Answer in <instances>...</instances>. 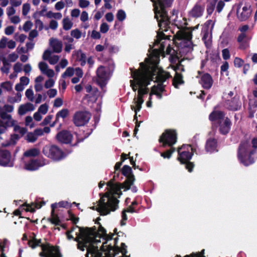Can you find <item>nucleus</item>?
I'll return each instance as SVG.
<instances>
[{"label":"nucleus","instance_id":"obj_1","mask_svg":"<svg viewBox=\"0 0 257 257\" xmlns=\"http://www.w3.org/2000/svg\"><path fill=\"white\" fill-rule=\"evenodd\" d=\"M157 37L154 44L157 47L153 50L149 58L146 59L145 63H141L140 68L138 69L133 70L131 69L133 79L130 80V86L134 91H138V97L134 99V105H131L132 110L136 113L135 118L144 102L143 95L148 92L147 86L150 82L155 79L159 82H163L170 76L169 73L165 72L158 66L160 55L164 56L165 42L163 40L168 38L162 32H160Z\"/></svg>","mask_w":257,"mask_h":257},{"label":"nucleus","instance_id":"obj_2","mask_svg":"<svg viewBox=\"0 0 257 257\" xmlns=\"http://www.w3.org/2000/svg\"><path fill=\"white\" fill-rule=\"evenodd\" d=\"M68 239L75 238L78 248L87 250L86 257H130L126 254V246L121 243L120 248L116 246L117 240L114 235H108L105 229L99 225L98 229L73 227L66 233Z\"/></svg>","mask_w":257,"mask_h":257},{"label":"nucleus","instance_id":"obj_3","mask_svg":"<svg viewBox=\"0 0 257 257\" xmlns=\"http://www.w3.org/2000/svg\"><path fill=\"white\" fill-rule=\"evenodd\" d=\"M122 173L126 177L124 182L121 185L108 182V191L91 207L97 210L101 215H106L112 211H114L118 208V200L116 198V196H119L121 195V189H124V191L127 190L133 185L135 177L132 174V168L127 165L124 166L122 169Z\"/></svg>","mask_w":257,"mask_h":257},{"label":"nucleus","instance_id":"obj_4","mask_svg":"<svg viewBox=\"0 0 257 257\" xmlns=\"http://www.w3.org/2000/svg\"><path fill=\"white\" fill-rule=\"evenodd\" d=\"M151 1L153 3L155 18L158 21L160 29L162 31H167V28L170 22L166 9L171 6L173 0Z\"/></svg>","mask_w":257,"mask_h":257},{"label":"nucleus","instance_id":"obj_5","mask_svg":"<svg viewBox=\"0 0 257 257\" xmlns=\"http://www.w3.org/2000/svg\"><path fill=\"white\" fill-rule=\"evenodd\" d=\"M0 117L3 120H7V126H14V130L16 133V134L12 136L11 140L9 143L3 144V146L7 147L15 145L16 141L18 140L21 137L23 136L26 133L27 130L24 127H21L19 125H17L16 124L17 121L12 118L11 115L6 113L1 108Z\"/></svg>","mask_w":257,"mask_h":257},{"label":"nucleus","instance_id":"obj_6","mask_svg":"<svg viewBox=\"0 0 257 257\" xmlns=\"http://www.w3.org/2000/svg\"><path fill=\"white\" fill-rule=\"evenodd\" d=\"M255 151L252 149L247 142H242L238 148V158L241 163L245 166H248L254 162L252 155Z\"/></svg>","mask_w":257,"mask_h":257},{"label":"nucleus","instance_id":"obj_7","mask_svg":"<svg viewBox=\"0 0 257 257\" xmlns=\"http://www.w3.org/2000/svg\"><path fill=\"white\" fill-rule=\"evenodd\" d=\"M179 157L178 159L182 164H186V168L191 172L194 167V165L188 161L193 155V149L191 146L184 145L178 148Z\"/></svg>","mask_w":257,"mask_h":257},{"label":"nucleus","instance_id":"obj_8","mask_svg":"<svg viewBox=\"0 0 257 257\" xmlns=\"http://www.w3.org/2000/svg\"><path fill=\"white\" fill-rule=\"evenodd\" d=\"M38 67L41 73L49 78L45 82V87L47 89L52 87L55 83V80L53 78L55 75V71L50 69L48 65L44 62H40Z\"/></svg>","mask_w":257,"mask_h":257},{"label":"nucleus","instance_id":"obj_9","mask_svg":"<svg viewBox=\"0 0 257 257\" xmlns=\"http://www.w3.org/2000/svg\"><path fill=\"white\" fill-rule=\"evenodd\" d=\"M96 74L97 82L101 87L102 89L103 90L104 87L111 76V73L108 68L100 66L97 69Z\"/></svg>","mask_w":257,"mask_h":257},{"label":"nucleus","instance_id":"obj_10","mask_svg":"<svg viewBox=\"0 0 257 257\" xmlns=\"http://www.w3.org/2000/svg\"><path fill=\"white\" fill-rule=\"evenodd\" d=\"M43 154L55 161H59L64 157L62 151L55 146H46L43 150Z\"/></svg>","mask_w":257,"mask_h":257},{"label":"nucleus","instance_id":"obj_11","mask_svg":"<svg viewBox=\"0 0 257 257\" xmlns=\"http://www.w3.org/2000/svg\"><path fill=\"white\" fill-rule=\"evenodd\" d=\"M42 251L40 253L42 257H61V255L57 247L49 244L41 245Z\"/></svg>","mask_w":257,"mask_h":257},{"label":"nucleus","instance_id":"obj_12","mask_svg":"<svg viewBox=\"0 0 257 257\" xmlns=\"http://www.w3.org/2000/svg\"><path fill=\"white\" fill-rule=\"evenodd\" d=\"M176 134L174 131L167 130L161 136L159 141L163 143V146L166 145L172 146L176 142Z\"/></svg>","mask_w":257,"mask_h":257},{"label":"nucleus","instance_id":"obj_13","mask_svg":"<svg viewBox=\"0 0 257 257\" xmlns=\"http://www.w3.org/2000/svg\"><path fill=\"white\" fill-rule=\"evenodd\" d=\"M91 117L90 114L86 111L76 112L73 116V121L76 126H83L86 124Z\"/></svg>","mask_w":257,"mask_h":257},{"label":"nucleus","instance_id":"obj_14","mask_svg":"<svg viewBox=\"0 0 257 257\" xmlns=\"http://www.w3.org/2000/svg\"><path fill=\"white\" fill-rule=\"evenodd\" d=\"M199 25H197L195 27L191 28V30L188 29L180 30L176 33L175 38L178 40L187 41L188 46H190L191 45V42L190 41L192 39L191 32L192 30L197 29Z\"/></svg>","mask_w":257,"mask_h":257},{"label":"nucleus","instance_id":"obj_15","mask_svg":"<svg viewBox=\"0 0 257 257\" xmlns=\"http://www.w3.org/2000/svg\"><path fill=\"white\" fill-rule=\"evenodd\" d=\"M198 74L200 75V84L205 89H209L213 84V79L211 75L208 73H201L198 71Z\"/></svg>","mask_w":257,"mask_h":257},{"label":"nucleus","instance_id":"obj_16","mask_svg":"<svg viewBox=\"0 0 257 257\" xmlns=\"http://www.w3.org/2000/svg\"><path fill=\"white\" fill-rule=\"evenodd\" d=\"M251 12V7L248 4H245L242 8L237 10V17L241 21L246 20L250 16Z\"/></svg>","mask_w":257,"mask_h":257},{"label":"nucleus","instance_id":"obj_17","mask_svg":"<svg viewBox=\"0 0 257 257\" xmlns=\"http://www.w3.org/2000/svg\"><path fill=\"white\" fill-rule=\"evenodd\" d=\"M173 68L176 71V75L174 78L173 84L175 88H178L180 84L183 83L182 76L178 73V71H184V68L180 63L177 64L176 66H173Z\"/></svg>","mask_w":257,"mask_h":257},{"label":"nucleus","instance_id":"obj_18","mask_svg":"<svg viewBox=\"0 0 257 257\" xmlns=\"http://www.w3.org/2000/svg\"><path fill=\"white\" fill-rule=\"evenodd\" d=\"M205 6L204 5L197 3L189 12L190 17L197 18L202 16L204 11Z\"/></svg>","mask_w":257,"mask_h":257},{"label":"nucleus","instance_id":"obj_19","mask_svg":"<svg viewBox=\"0 0 257 257\" xmlns=\"http://www.w3.org/2000/svg\"><path fill=\"white\" fill-rule=\"evenodd\" d=\"M164 90V86L162 83H158L157 86L154 85L151 90L150 93V96L152 95H156L158 98L160 99L162 98V92ZM147 105L148 107H151L152 106V102L151 100V97H150L149 100L147 102Z\"/></svg>","mask_w":257,"mask_h":257},{"label":"nucleus","instance_id":"obj_20","mask_svg":"<svg viewBox=\"0 0 257 257\" xmlns=\"http://www.w3.org/2000/svg\"><path fill=\"white\" fill-rule=\"evenodd\" d=\"M225 118L224 114L222 111L216 110V108L209 115V120L214 123L222 122Z\"/></svg>","mask_w":257,"mask_h":257},{"label":"nucleus","instance_id":"obj_21","mask_svg":"<svg viewBox=\"0 0 257 257\" xmlns=\"http://www.w3.org/2000/svg\"><path fill=\"white\" fill-rule=\"evenodd\" d=\"M11 155L9 152L6 150L0 151V165L12 166L11 162Z\"/></svg>","mask_w":257,"mask_h":257},{"label":"nucleus","instance_id":"obj_22","mask_svg":"<svg viewBox=\"0 0 257 257\" xmlns=\"http://www.w3.org/2000/svg\"><path fill=\"white\" fill-rule=\"evenodd\" d=\"M35 109L34 105L30 102H27L19 106L18 113L20 115H23L29 112L33 111Z\"/></svg>","mask_w":257,"mask_h":257},{"label":"nucleus","instance_id":"obj_23","mask_svg":"<svg viewBox=\"0 0 257 257\" xmlns=\"http://www.w3.org/2000/svg\"><path fill=\"white\" fill-rule=\"evenodd\" d=\"M58 141L65 144L70 143L72 139V135L67 131H62L57 135Z\"/></svg>","mask_w":257,"mask_h":257},{"label":"nucleus","instance_id":"obj_24","mask_svg":"<svg viewBox=\"0 0 257 257\" xmlns=\"http://www.w3.org/2000/svg\"><path fill=\"white\" fill-rule=\"evenodd\" d=\"M43 59L45 60H48L50 64L54 65L58 62L59 57L57 55L51 56V51L47 50L43 53Z\"/></svg>","mask_w":257,"mask_h":257},{"label":"nucleus","instance_id":"obj_25","mask_svg":"<svg viewBox=\"0 0 257 257\" xmlns=\"http://www.w3.org/2000/svg\"><path fill=\"white\" fill-rule=\"evenodd\" d=\"M49 44L50 47L55 53H60L62 49V43L58 39L51 38L49 40Z\"/></svg>","mask_w":257,"mask_h":257},{"label":"nucleus","instance_id":"obj_26","mask_svg":"<svg viewBox=\"0 0 257 257\" xmlns=\"http://www.w3.org/2000/svg\"><path fill=\"white\" fill-rule=\"evenodd\" d=\"M45 164V163H41L37 160H30L28 162L26 163L24 168L25 169L30 171L37 170L39 167L42 166Z\"/></svg>","mask_w":257,"mask_h":257},{"label":"nucleus","instance_id":"obj_27","mask_svg":"<svg viewBox=\"0 0 257 257\" xmlns=\"http://www.w3.org/2000/svg\"><path fill=\"white\" fill-rule=\"evenodd\" d=\"M218 124H219V130L222 134H226L228 133L231 125V121L228 118L225 117L222 122Z\"/></svg>","mask_w":257,"mask_h":257},{"label":"nucleus","instance_id":"obj_28","mask_svg":"<svg viewBox=\"0 0 257 257\" xmlns=\"http://www.w3.org/2000/svg\"><path fill=\"white\" fill-rule=\"evenodd\" d=\"M215 25V22L212 20L207 21L202 26V34L212 33Z\"/></svg>","mask_w":257,"mask_h":257},{"label":"nucleus","instance_id":"obj_29","mask_svg":"<svg viewBox=\"0 0 257 257\" xmlns=\"http://www.w3.org/2000/svg\"><path fill=\"white\" fill-rule=\"evenodd\" d=\"M228 108L230 110L235 111L239 109L241 106V102L237 98H233L231 101H228Z\"/></svg>","mask_w":257,"mask_h":257},{"label":"nucleus","instance_id":"obj_30","mask_svg":"<svg viewBox=\"0 0 257 257\" xmlns=\"http://www.w3.org/2000/svg\"><path fill=\"white\" fill-rule=\"evenodd\" d=\"M247 36L246 33H241L237 37V42L240 43L239 47L241 49H244L249 46L247 42H243V41L247 39Z\"/></svg>","mask_w":257,"mask_h":257},{"label":"nucleus","instance_id":"obj_31","mask_svg":"<svg viewBox=\"0 0 257 257\" xmlns=\"http://www.w3.org/2000/svg\"><path fill=\"white\" fill-rule=\"evenodd\" d=\"M19 58V55L15 52L9 54L8 56L7 59L4 58L2 60L4 66L8 65V62H14L17 61Z\"/></svg>","mask_w":257,"mask_h":257},{"label":"nucleus","instance_id":"obj_32","mask_svg":"<svg viewBox=\"0 0 257 257\" xmlns=\"http://www.w3.org/2000/svg\"><path fill=\"white\" fill-rule=\"evenodd\" d=\"M40 150L37 148H32L27 151H26L24 154V158L23 160L25 161V157H36L39 155Z\"/></svg>","mask_w":257,"mask_h":257},{"label":"nucleus","instance_id":"obj_33","mask_svg":"<svg viewBox=\"0 0 257 257\" xmlns=\"http://www.w3.org/2000/svg\"><path fill=\"white\" fill-rule=\"evenodd\" d=\"M100 93L97 89H95L93 92L90 94H87L86 98L88 101L93 103L96 101L98 97L99 96Z\"/></svg>","mask_w":257,"mask_h":257},{"label":"nucleus","instance_id":"obj_34","mask_svg":"<svg viewBox=\"0 0 257 257\" xmlns=\"http://www.w3.org/2000/svg\"><path fill=\"white\" fill-rule=\"evenodd\" d=\"M216 147V142L214 139H209L207 141L206 145V151L213 152L215 150Z\"/></svg>","mask_w":257,"mask_h":257},{"label":"nucleus","instance_id":"obj_35","mask_svg":"<svg viewBox=\"0 0 257 257\" xmlns=\"http://www.w3.org/2000/svg\"><path fill=\"white\" fill-rule=\"evenodd\" d=\"M43 204V203H42L41 205H39L37 203H32L31 204H26V205L23 206L22 207H24L23 209L26 211L33 212L35 211V208H40Z\"/></svg>","mask_w":257,"mask_h":257},{"label":"nucleus","instance_id":"obj_36","mask_svg":"<svg viewBox=\"0 0 257 257\" xmlns=\"http://www.w3.org/2000/svg\"><path fill=\"white\" fill-rule=\"evenodd\" d=\"M63 28L65 31H68L70 30L73 27V22L68 18H64L62 21Z\"/></svg>","mask_w":257,"mask_h":257},{"label":"nucleus","instance_id":"obj_37","mask_svg":"<svg viewBox=\"0 0 257 257\" xmlns=\"http://www.w3.org/2000/svg\"><path fill=\"white\" fill-rule=\"evenodd\" d=\"M202 40L204 41L206 46L209 47L212 42V33H207L202 34Z\"/></svg>","mask_w":257,"mask_h":257},{"label":"nucleus","instance_id":"obj_38","mask_svg":"<svg viewBox=\"0 0 257 257\" xmlns=\"http://www.w3.org/2000/svg\"><path fill=\"white\" fill-rule=\"evenodd\" d=\"M69 111L67 109L64 108L59 111L56 114V120L55 122L51 125V126H53L54 125V123L56 122L57 120L59 117H62L63 118H65L68 115Z\"/></svg>","mask_w":257,"mask_h":257},{"label":"nucleus","instance_id":"obj_39","mask_svg":"<svg viewBox=\"0 0 257 257\" xmlns=\"http://www.w3.org/2000/svg\"><path fill=\"white\" fill-rule=\"evenodd\" d=\"M22 94L17 92L14 96H9L8 98V101L11 103H18L21 101Z\"/></svg>","mask_w":257,"mask_h":257},{"label":"nucleus","instance_id":"obj_40","mask_svg":"<svg viewBox=\"0 0 257 257\" xmlns=\"http://www.w3.org/2000/svg\"><path fill=\"white\" fill-rule=\"evenodd\" d=\"M45 16L50 19L54 18L57 20H60L62 18V15L60 13H54L52 11L48 12Z\"/></svg>","mask_w":257,"mask_h":257},{"label":"nucleus","instance_id":"obj_41","mask_svg":"<svg viewBox=\"0 0 257 257\" xmlns=\"http://www.w3.org/2000/svg\"><path fill=\"white\" fill-rule=\"evenodd\" d=\"M2 89L7 91H11L13 88V83L10 81H5L0 84Z\"/></svg>","mask_w":257,"mask_h":257},{"label":"nucleus","instance_id":"obj_42","mask_svg":"<svg viewBox=\"0 0 257 257\" xmlns=\"http://www.w3.org/2000/svg\"><path fill=\"white\" fill-rule=\"evenodd\" d=\"M74 74V69L73 67H68L65 71L62 74V78H65L67 77H72Z\"/></svg>","mask_w":257,"mask_h":257},{"label":"nucleus","instance_id":"obj_43","mask_svg":"<svg viewBox=\"0 0 257 257\" xmlns=\"http://www.w3.org/2000/svg\"><path fill=\"white\" fill-rule=\"evenodd\" d=\"M70 35L73 38L79 39L82 37V33L78 29H75L71 31Z\"/></svg>","mask_w":257,"mask_h":257},{"label":"nucleus","instance_id":"obj_44","mask_svg":"<svg viewBox=\"0 0 257 257\" xmlns=\"http://www.w3.org/2000/svg\"><path fill=\"white\" fill-rule=\"evenodd\" d=\"M25 95L30 101L33 102L34 101V93L32 89H27L25 92Z\"/></svg>","mask_w":257,"mask_h":257},{"label":"nucleus","instance_id":"obj_45","mask_svg":"<svg viewBox=\"0 0 257 257\" xmlns=\"http://www.w3.org/2000/svg\"><path fill=\"white\" fill-rule=\"evenodd\" d=\"M26 140L29 142H35L37 140V138L34 132L28 133L26 136Z\"/></svg>","mask_w":257,"mask_h":257},{"label":"nucleus","instance_id":"obj_46","mask_svg":"<svg viewBox=\"0 0 257 257\" xmlns=\"http://www.w3.org/2000/svg\"><path fill=\"white\" fill-rule=\"evenodd\" d=\"M117 19L119 21H123L126 18V14L125 12L122 10H119L116 14Z\"/></svg>","mask_w":257,"mask_h":257},{"label":"nucleus","instance_id":"obj_47","mask_svg":"<svg viewBox=\"0 0 257 257\" xmlns=\"http://www.w3.org/2000/svg\"><path fill=\"white\" fill-rule=\"evenodd\" d=\"M49 106L46 103H44L40 106L38 108V111L41 113L42 115L46 114L48 110Z\"/></svg>","mask_w":257,"mask_h":257},{"label":"nucleus","instance_id":"obj_48","mask_svg":"<svg viewBox=\"0 0 257 257\" xmlns=\"http://www.w3.org/2000/svg\"><path fill=\"white\" fill-rule=\"evenodd\" d=\"M31 6L29 3H25L22 6V14L23 16H27L30 12Z\"/></svg>","mask_w":257,"mask_h":257},{"label":"nucleus","instance_id":"obj_49","mask_svg":"<svg viewBox=\"0 0 257 257\" xmlns=\"http://www.w3.org/2000/svg\"><path fill=\"white\" fill-rule=\"evenodd\" d=\"M23 68L22 64L20 62L16 63L13 66L14 72L18 73L22 71Z\"/></svg>","mask_w":257,"mask_h":257},{"label":"nucleus","instance_id":"obj_50","mask_svg":"<svg viewBox=\"0 0 257 257\" xmlns=\"http://www.w3.org/2000/svg\"><path fill=\"white\" fill-rule=\"evenodd\" d=\"M90 4V2L87 0H79L78 1V6L82 9L88 7Z\"/></svg>","mask_w":257,"mask_h":257},{"label":"nucleus","instance_id":"obj_51","mask_svg":"<svg viewBox=\"0 0 257 257\" xmlns=\"http://www.w3.org/2000/svg\"><path fill=\"white\" fill-rule=\"evenodd\" d=\"M8 40L9 39L7 37L4 36L0 39V49H3L7 47Z\"/></svg>","mask_w":257,"mask_h":257},{"label":"nucleus","instance_id":"obj_52","mask_svg":"<svg viewBox=\"0 0 257 257\" xmlns=\"http://www.w3.org/2000/svg\"><path fill=\"white\" fill-rule=\"evenodd\" d=\"M4 112L8 114V112H12L14 110V106L9 104H6L3 107H0Z\"/></svg>","mask_w":257,"mask_h":257},{"label":"nucleus","instance_id":"obj_53","mask_svg":"<svg viewBox=\"0 0 257 257\" xmlns=\"http://www.w3.org/2000/svg\"><path fill=\"white\" fill-rule=\"evenodd\" d=\"M217 0H214V1L212 3H210L208 6L207 8V12L209 15L211 14L215 8V6L216 2Z\"/></svg>","mask_w":257,"mask_h":257},{"label":"nucleus","instance_id":"obj_54","mask_svg":"<svg viewBox=\"0 0 257 257\" xmlns=\"http://www.w3.org/2000/svg\"><path fill=\"white\" fill-rule=\"evenodd\" d=\"M25 125L32 128L34 126L33 118L31 116H28L25 118Z\"/></svg>","mask_w":257,"mask_h":257},{"label":"nucleus","instance_id":"obj_55","mask_svg":"<svg viewBox=\"0 0 257 257\" xmlns=\"http://www.w3.org/2000/svg\"><path fill=\"white\" fill-rule=\"evenodd\" d=\"M40 243V240H38L37 239L34 238L29 241V245L32 248H35L37 246L39 245Z\"/></svg>","mask_w":257,"mask_h":257},{"label":"nucleus","instance_id":"obj_56","mask_svg":"<svg viewBox=\"0 0 257 257\" xmlns=\"http://www.w3.org/2000/svg\"><path fill=\"white\" fill-rule=\"evenodd\" d=\"M67 202H63V201L60 202L58 204H57V203L52 204L51 205V207L52 209V213H53L54 212L55 208H57L58 206L61 207H65L67 206Z\"/></svg>","mask_w":257,"mask_h":257},{"label":"nucleus","instance_id":"obj_57","mask_svg":"<svg viewBox=\"0 0 257 257\" xmlns=\"http://www.w3.org/2000/svg\"><path fill=\"white\" fill-rule=\"evenodd\" d=\"M15 30V28L14 26H8L5 29V34L8 36L11 35L14 33Z\"/></svg>","mask_w":257,"mask_h":257},{"label":"nucleus","instance_id":"obj_58","mask_svg":"<svg viewBox=\"0 0 257 257\" xmlns=\"http://www.w3.org/2000/svg\"><path fill=\"white\" fill-rule=\"evenodd\" d=\"M14 7H15L12 6L7 8L6 13L9 17H11L16 13V10L15 9Z\"/></svg>","mask_w":257,"mask_h":257},{"label":"nucleus","instance_id":"obj_59","mask_svg":"<svg viewBox=\"0 0 257 257\" xmlns=\"http://www.w3.org/2000/svg\"><path fill=\"white\" fill-rule=\"evenodd\" d=\"M38 36V32L36 30H32L29 34L28 39L29 40L32 41L33 39Z\"/></svg>","mask_w":257,"mask_h":257},{"label":"nucleus","instance_id":"obj_60","mask_svg":"<svg viewBox=\"0 0 257 257\" xmlns=\"http://www.w3.org/2000/svg\"><path fill=\"white\" fill-rule=\"evenodd\" d=\"M33 26V23L30 21H27L26 22L23 26V30L25 32L29 31Z\"/></svg>","mask_w":257,"mask_h":257},{"label":"nucleus","instance_id":"obj_61","mask_svg":"<svg viewBox=\"0 0 257 257\" xmlns=\"http://www.w3.org/2000/svg\"><path fill=\"white\" fill-rule=\"evenodd\" d=\"M109 30V26L106 23H102L100 26V31L102 33H106Z\"/></svg>","mask_w":257,"mask_h":257},{"label":"nucleus","instance_id":"obj_62","mask_svg":"<svg viewBox=\"0 0 257 257\" xmlns=\"http://www.w3.org/2000/svg\"><path fill=\"white\" fill-rule=\"evenodd\" d=\"M80 21L82 22H85L88 20L89 16L88 14L86 11H83L80 15Z\"/></svg>","mask_w":257,"mask_h":257},{"label":"nucleus","instance_id":"obj_63","mask_svg":"<svg viewBox=\"0 0 257 257\" xmlns=\"http://www.w3.org/2000/svg\"><path fill=\"white\" fill-rule=\"evenodd\" d=\"M70 15L72 18H77L80 15V11L78 9H74L71 10Z\"/></svg>","mask_w":257,"mask_h":257},{"label":"nucleus","instance_id":"obj_64","mask_svg":"<svg viewBox=\"0 0 257 257\" xmlns=\"http://www.w3.org/2000/svg\"><path fill=\"white\" fill-rule=\"evenodd\" d=\"M204 250L203 249L200 252L193 253L190 255H185L184 257H205L203 255Z\"/></svg>","mask_w":257,"mask_h":257}]
</instances>
